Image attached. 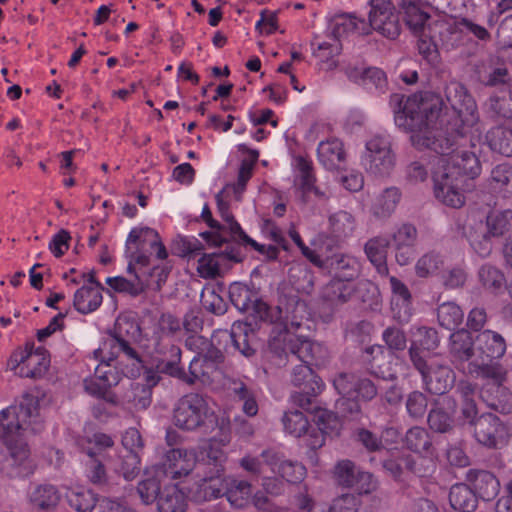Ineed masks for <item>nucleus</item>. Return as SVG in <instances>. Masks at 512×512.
<instances>
[{
  "label": "nucleus",
  "instance_id": "f257e3e1",
  "mask_svg": "<svg viewBox=\"0 0 512 512\" xmlns=\"http://www.w3.org/2000/svg\"><path fill=\"white\" fill-rule=\"evenodd\" d=\"M446 98L456 113L453 120L456 138L453 141L433 125L442 106L440 97L434 93L408 97L403 107L395 112L394 121L397 127L411 133L414 147L440 154L431 162L435 197L447 206L460 208L465 203V177L474 179L481 173L485 144L492 151L512 157V126L491 129L483 142L477 106L466 88L458 82H451L446 87Z\"/></svg>",
  "mask_w": 512,
  "mask_h": 512
},
{
  "label": "nucleus",
  "instance_id": "f03ea898",
  "mask_svg": "<svg viewBox=\"0 0 512 512\" xmlns=\"http://www.w3.org/2000/svg\"><path fill=\"white\" fill-rule=\"evenodd\" d=\"M43 428L38 403L33 397H25L19 405H11L0 411V439L7 452V463L13 476L24 477L33 473L35 461L28 438Z\"/></svg>",
  "mask_w": 512,
  "mask_h": 512
},
{
  "label": "nucleus",
  "instance_id": "7ed1b4c3",
  "mask_svg": "<svg viewBox=\"0 0 512 512\" xmlns=\"http://www.w3.org/2000/svg\"><path fill=\"white\" fill-rule=\"evenodd\" d=\"M462 401L463 418L474 425L477 441L487 447H501L509 438V429L494 414L487 413L475 420L477 407L475 403V387L468 381H460L457 386Z\"/></svg>",
  "mask_w": 512,
  "mask_h": 512
},
{
  "label": "nucleus",
  "instance_id": "20e7f679",
  "mask_svg": "<svg viewBox=\"0 0 512 512\" xmlns=\"http://www.w3.org/2000/svg\"><path fill=\"white\" fill-rule=\"evenodd\" d=\"M475 347L476 355L468 364V372L501 383L505 373L495 360L501 358L506 351L503 337L491 330L482 331L475 338Z\"/></svg>",
  "mask_w": 512,
  "mask_h": 512
},
{
  "label": "nucleus",
  "instance_id": "39448f33",
  "mask_svg": "<svg viewBox=\"0 0 512 512\" xmlns=\"http://www.w3.org/2000/svg\"><path fill=\"white\" fill-rule=\"evenodd\" d=\"M180 321L172 315H163L155 337V361L157 372L181 378V350L173 344V336L180 331Z\"/></svg>",
  "mask_w": 512,
  "mask_h": 512
},
{
  "label": "nucleus",
  "instance_id": "423d86ee",
  "mask_svg": "<svg viewBox=\"0 0 512 512\" xmlns=\"http://www.w3.org/2000/svg\"><path fill=\"white\" fill-rule=\"evenodd\" d=\"M152 255L159 260H164L168 256L159 234L150 227H134L125 244V256L128 260L127 271H135V266H138L139 269L147 267Z\"/></svg>",
  "mask_w": 512,
  "mask_h": 512
},
{
  "label": "nucleus",
  "instance_id": "0eeeda50",
  "mask_svg": "<svg viewBox=\"0 0 512 512\" xmlns=\"http://www.w3.org/2000/svg\"><path fill=\"white\" fill-rule=\"evenodd\" d=\"M367 33L365 23L351 14L337 16L331 27V37L324 40L315 39L312 42L313 55L327 70L336 67L335 58L340 54L342 45L340 38L351 33Z\"/></svg>",
  "mask_w": 512,
  "mask_h": 512
},
{
  "label": "nucleus",
  "instance_id": "6e6552de",
  "mask_svg": "<svg viewBox=\"0 0 512 512\" xmlns=\"http://www.w3.org/2000/svg\"><path fill=\"white\" fill-rule=\"evenodd\" d=\"M333 385L341 395L335 407L342 416L359 412L358 400H371L377 394V388L371 380L355 374L341 373L334 379Z\"/></svg>",
  "mask_w": 512,
  "mask_h": 512
},
{
  "label": "nucleus",
  "instance_id": "1a4fd4ad",
  "mask_svg": "<svg viewBox=\"0 0 512 512\" xmlns=\"http://www.w3.org/2000/svg\"><path fill=\"white\" fill-rule=\"evenodd\" d=\"M431 29L434 36L437 37L440 47L445 51H452L463 46L468 41V32L480 40L489 38L486 28L466 18L439 19L433 21Z\"/></svg>",
  "mask_w": 512,
  "mask_h": 512
},
{
  "label": "nucleus",
  "instance_id": "9d476101",
  "mask_svg": "<svg viewBox=\"0 0 512 512\" xmlns=\"http://www.w3.org/2000/svg\"><path fill=\"white\" fill-rule=\"evenodd\" d=\"M120 353L130 359L139 361L135 350L129 343L117 336L107 337L99 348L93 352L95 360L100 361L95 368L94 376L104 383L103 386L110 388L119 383L120 375L116 369L112 367L111 362L114 361Z\"/></svg>",
  "mask_w": 512,
  "mask_h": 512
},
{
  "label": "nucleus",
  "instance_id": "9b49d317",
  "mask_svg": "<svg viewBox=\"0 0 512 512\" xmlns=\"http://www.w3.org/2000/svg\"><path fill=\"white\" fill-rule=\"evenodd\" d=\"M270 348L276 352L290 351L305 364L320 365L327 356V350L320 343L312 342L293 332H283L273 335L269 341Z\"/></svg>",
  "mask_w": 512,
  "mask_h": 512
},
{
  "label": "nucleus",
  "instance_id": "f8f14e48",
  "mask_svg": "<svg viewBox=\"0 0 512 512\" xmlns=\"http://www.w3.org/2000/svg\"><path fill=\"white\" fill-rule=\"evenodd\" d=\"M49 364L47 351L43 347H35L33 343H27L11 354L7 367L20 377L39 378L46 373Z\"/></svg>",
  "mask_w": 512,
  "mask_h": 512
},
{
  "label": "nucleus",
  "instance_id": "ddd939ff",
  "mask_svg": "<svg viewBox=\"0 0 512 512\" xmlns=\"http://www.w3.org/2000/svg\"><path fill=\"white\" fill-rule=\"evenodd\" d=\"M410 358L416 369L422 375L423 383L428 391L434 394H444L454 384L455 375L446 365L436 358L423 359L417 357L415 348L410 351Z\"/></svg>",
  "mask_w": 512,
  "mask_h": 512
},
{
  "label": "nucleus",
  "instance_id": "4468645a",
  "mask_svg": "<svg viewBox=\"0 0 512 512\" xmlns=\"http://www.w3.org/2000/svg\"><path fill=\"white\" fill-rule=\"evenodd\" d=\"M207 401L199 394H188L176 404L173 414L174 424L183 430L192 431L212 418Z\"/></svg>",
  "mask_w": 512,
  "mask_h": 512
},
{
  "label": "nucleus",
  "instance_id": "2eb2a0df",
  "mask_svg": "<svg viewBox=\"0 0 512 512\" xmlns=\"http://www.w3.org/2000/svg\"><path fill=\"white\" fill-rule=\"evenodd\" d=\"M364 169L374 176H387L395 167V155L392 152L388 138L383 136L371 137L365 145L361 157Z\"/></svg>",
  "mask_w": 512,
  "mask_h": 512
},
{
  "label": "nucleus",
  "instance_id": "dca6fc26",
  "mask_svg": "<svg viewBox=\"0 0 512 512\" xmlns=\"http://www.w3.org/2000/svg\"><path fill=\"white\" fill-rule=\"evenodd\" d=\"M369 23L373 30L394 39L400 34L399 18L390 0H370Z\"/></svg>",
  "mask_w": 512,
  "mask_h": 512
},
{
  "label": "nucleus",
  "instance_id": "f3484780",
  "mask_svg": "<svg viewBox=\"0 0 512 512\" xmlns=\"http://www.w3.org/2000/svg\"><path fill=\"white\" fill-rule=\"evenodd\" d=\"M223 360L221 347L210 350L206 355L198 354L195 356L189 366L192 376L190 382L199 380L203 384H213L221 379L222 371L219 364Z\"/></svg>",
  "mask_w": 512,
  "mask_h": 512
},
{
  "label": "nucleus",
  "instance_id": "a211bd4d",
  "mask_svg": "<svg viewBox=\"0 0 512 512\" xmlns=\"http://www.w3.org/2000/svg\"><path fill=\"white\" fill-rule=\"evenodd\" d=\"M224 473V466H201V470L197 474L195 497L200 501H207L224 495L226 480Z\"/></svg>",
  "mask_w": 512,
  "mask_h": 512
},
{
  "label": "nucleus",
  "instance_id": "6ab92c4d",
  "mask_svg": "<svg viewBox=\"0 0 512 512\" xmlns=\"http://www.w3.org/2000/svg\"><path fill=\"white\" fill-rule=\"evenodd\" d=\"M229 295L232 303L240 311L253 312L261 320L274 321L270 316L268 305L262 300H259L257 295L246 285L241 283L232 284L229 288Z\"/></svg>",
  "mask_w": 512,
  "mask_h": 512
},
{
  "label": "nucleus",
  "instance_id": "aec40b11",
  "mask_svg": "<svg viewBox=\"0 0 512 512\" xmlns=\"http://www.w3.org/2000/svg\"><path fill=\"white\" fill-rule=\"evenodd\" d=\"M292 383L303 389L304 394H294L291 396L292 402L305 408L309 405L308 396L315 395L322 388V381L314 374L310 364L302 363L294 367L292 372Z\"/></svg>",
  "mask_w": 512,
  "mask_h": 512
},
{
  "label": "nucleus",
  "instance_id": "412c9836",
  "mask_svg": "<svg viewBox=\"0 0 512 512\" xmlns=\"http://www.w3.org/2000/svg\"><path fill=\"white\" fill-rule=\"evenodd\" d=\"M196 465V455L193 450L171 449L165 455L162 474L171 479L188 475Z\"/></svg>",
  "mask_w": 512,
  "mask_h": 512
},
{
  "label": "nucleus",
  "instance_id": "4be33fe9",
  "mask_svg": "<svg viewBox=\"0 0 512 512\" xmlns=\"http://www.w3.org/2000/svg\"><path fill=\"white\" fill-rule=\"evenodd\" d=\"M278 314L275 320L280 321L281 324L278 332L272 331V336L301 328L303 320L308 317L307 305L303 301L291 299L284 308L278 307Z\"/></svg>",
  "mask_w": 512,
  "mask_h": 512
},
{
  "label": "nucleus",
  "instance_id": "5701e85b",
  "mask_svg": "<svg viewBox=\"0 0 512 512\" xmlns=\"http://www.w3.org/2000/svg\"><path fill=\"white\" fill-rule=\"evenodd\" d=\"M27 499L34 510L50 512L57 508L61 500V494L57 487L52 484H34L28 490Z\"/></svg>",
  "mask_w": 512,
  "mask_h": 512
},
{
  "label": "nucleus",
  "instance_id": "b1692460",
  "mask_svg": "<svg viewBox=\"0 0 512 512\" xmlns=\"http://www.w3.org/2000/svg\"><path fill=\"white\" fill-rule=\"evenodd\" d=\"M216 202H217V208L218 212L221 216V218L226 222L227 228L230 230L231 233L238 235L240 239L252 246L255 250L259 251L260 253L267 254L269 257L274 258L277 254V249L274 246H264L258 244L255 240L250 238L247 234L243 232L241 229L239 223L234 219L233 215L231 214L229 210V204L228 202L223 200L222 192L218 193L216 195Z\"/></svg>",
  "mask_w": 512,
  "mask_h": 512
},
{
  "label": "nucleus",
  "instance_id": "393cba45",
  "mask_svg": "<svg viewBox=\"0 0 512 512\" xmlns=\"http://www.w3.org/2000/svg\"><path fill=\"white\" fill-rule=\"evenodd\" d=\"M247 324L243 322H234L231 332L227 330L217 331L212 336L213 344L221 347L220 341H231V346L235 351H239L242 355L249 357L254 350L248 342Z\"/></svg>",
  "mask_w": 512,
  "mask_h": 512
},
{
  "label": "nucleus",
  "instance_id": "a878e982",
  "mask_svg": "<svg viewBox=\"0 0 512 512\" xmlns=\"http://www.w3.org/2000/svg\"><path fill=\"white\" fill-rule=\"evenodd\" d=\"M296 169L295 186L301 192L306 200L311 194L317 198L326 197L325 192L315 186V177L312 173V164L303 157H297L294 160Z\"/></svg>",
  "mask_w": 512,
  "mask_h": 512
},
{
  "label": "nucleus",
  "instance_id": "bb28decb",
  "mask_svg": "<svg viewBox=\"0 0 512 512\" xmlns=\"http://www.w3.org/2000/svg\"><path fill=\"white\" fill-rule=\"evenodd\" d=\"M417 231L414 226L404 224L400 226L393 235V241L396 249V261L400 265H407L414 257L413 248L416 241Z\"/></svg>",
  "mask_w": 512,
  "mask_h": 512
},
{
  "label": "nucleus",
  "instance_id": "cd10ccee",
  "mask_svg": "<svg viewBox=\"0 0 512 512\" xmlns=\"http://www.w3.org/2000/svg\"><path fill=\"white\" fill-rule=\"evenodd\" d=\"M346 74L350 80L362 85L369 91L384 92L387 87L386 75L379 68H350Z\"/></svg>",
  "mask_w": 512,
  "mask_h": 512
},
{
  "label": "nucleus",
  "instance_id": "c85d7f7f",
  "mask_svg": "<svg viewBox=\"0 0 512 512\" xmlns=\"http://www.w3.org/2000/svg\"><path fill=\"white\" fill-rule=\"evenodd\" d=\"M224 496L232 507L245 508L251 503L252 485L248 481L227 476Z\"/></svg>",
  "mask_w": 512,
  "mask_h": 512
},
{
  "label": "nucleus",
  "instance_id": "c756f323",
  "mask_svg": "<svg viewBox=\"0 0 512 512\" xmlns=\"http://www.w3.org/2000/svg\"><path fill=\"white\" fill-rule=\"evenodd\" d=\"M231 259L224 253L203 254L198 259L197 272L205 279L216 278L229 268Z\"/></svg>",
  "mask_w": 512,
  "mask_h": 512
},
{
  "label": "nucleus",
  "instance_id": "7c9ffc66",
  "mask_svg": "<svg viewBox=\"0 0 512 512\" xmlns=\"http://www.w3.org/2000/svg\"><path fill=\"white\" fill-rule=\"evenodd\" d=\"M280 455L274 450H265L259 457L247 455L240 460V466L247 472L261 475L270 470L276 473V465Z\"/></svg>",
  "mask_w": 512,
  "mask_h": 512
},
{
  "label": "nucleus",
  "instance_id": "2f4dec72",
  "mask_svg": "<svg viewBox=\"0 0 512 512\" xmlns=\"http://www.w3.org/2000/svg\"><path fill=\"white\" fill-rule=\"evenodd\" d=\"M354 292V283L333 278L323 287L321 297L329 306L335 307L347 302Z\"/></svg>",
  "mask_w": 512,
  "mask_h": 512
},
{
  "label": "nucleus",
  "instance_id": "473e14b6",
  "mask_svg": "<svg viewBox=\"0 0 512 512\" xmlns=\"http://www.w3.org/2000/svg\"><path fill=\"white\" fill-rule=\"evenodd\" d=\"M318 159L327 170L340 167L345 160L343 143L339 139L322 141L317 149Z\"/></svg>",
  "mask_w": 512,
  "mask_h": 512
},
{
  "label": "nucleus",
  "instance_id": "72a5a7b5",
  "mask_svg": "<svg viewBox=\"0 0 512 512\" xmlns=\"http://www.w3.org/2000/svg\"><path fill=\"white\" fill-rule=\"evenodd\" d=\"M101 285H83L74 294L73 305L75 309L88 314L95 311L102 303Z\"/></svg>",
  "mask_w": 512,
  "mask_h": 512
},
{
  "label": "nucleus",
  "instance_id": "f704fd0d",
  "mask_svg": "<svg viewBox=\"0 0 512 512\" xmlns=\"http://www.w3.org/2000/svg\"><path fill=\"white\" fill-rule=\"evenodd\" d=\"M330 268L334 279L352 282L359 275L360 263L357 258L348 254H335L330 260Z\"/></svg>",
  "mask_w": 512,
  "mask_h": 512
},
{
  "label": "nucleus",
  "instance_id": "c9c22d12",
  "mask_svg": "<svg viewBox=\"0 0 512 512\" xmlns=\"http://www.w3.org/2000/svg\"><path fill=\"white\" fill-rule=\"evenodd\" d=\"M187 500L184 492L177 485H165L158 501V512H185Z\"/></svg>",
  "mask_w": 512,
  "mask_h": 512
},
{
  "label": "nucleus",
  "instance_id": "e433bc0d",
  "mask_svg": "<svg viewBox=\"0 0 512 512\" xmlns=\"http://www.w3.org/2000/svg\"><path fill=\"white\" fill-rule=\"evenodd\" d=\"M455 410V402L449 397L443 398L438 406L432 409L428 416L430 428L436 432H446L452 425L450 413Z\"/></svg>",
  "mask_w": 512,
  "mask_h": 512
},
{
  "label": "nucleus",
  "instance_id": "4c0bfd02",
  "mask_svg": "<svg viewBox=\"0 0 512 512\" xmlns=\"http://www.w3.org/2000/svg\"><path fill=\"white\" fill-rule=\"evenodd\" d=\"M65 496L69 506L77 512H91L97 503L96 494L80 485L68 487Z\"/></svg>",
  "mask_w": 512,
  "mask_h": 512
},
{
  "label": "nucleus",
  "instance_id": "58836bf2",
  "mask_svg": "<svg viewBox=\"0 0 512 512\" xmlns=\"http://www.w3.org/2000/svg\"><path fill=\"white\" fill-rule=\"evenodd\" d=\"M162 470L155 468L152 471L146 472L145 478L142 479L137 485V494L143 504L149 505L158 500L161 489V476Z\"/></svg>",
  "mask_w": 512,
  "mask_h": 512
},
{
  "label": "nucleus",
  "instance_id": "ea45409f",
  "mask_svg": "<svg viewBox=\"0 0 512 512\" xmlns=\"http://www.w3.org/2000/svg\"><path fill=\"white\" fill-rule=\"evenodd\" d=\"M451 353L459 360L469 361L475 358V339L467 330H458L451 335Z\"/></svg>",
  "mask_w": 512,
  "mask_h": 512
},
{
  "label": "nucleus",
  "instance_id": "a19ab883",
  "mask_svg": "<svg viewBox=\"0 0 512 512\" xmlns=\"http://www.w3.org/2000/svg\"><path fill=\"white\" fill-rule=\"evenodd\" d=\"M388 246L389 241L387 238L374 237L367 241L364 247L368 259L382 275H386L388 273L386 264Z\"/></svg>",
  "mask_w": 512,
  "mask_h": 512
},
{
  "label": "nucleus",
  "instance_id": "79ce46f5",
  "mask_svg": "<svg viewBox=\"0 0 512 512\" xmlns=\"http://www.w3.org/2000/svg\"><path fill=\"white\" fill-rule=\"evenodd\" d=\"M451 506L461 512H473L477 507L475 492L465 484L454 485L449 494Z\"/></svg>",
  "mask_w": 512,
  "mask_h": 512
},
{
  "label": "nucleus",
  "instance_id": "37998d69",
  "mask_svg": "<svg viewBox=\"0 0 512 512\" xmlns=\"http://www.w3.org/2000/svg\"><path fill=\"white\" fill-rule=\"evenodd\" d=\"M137 267L138 266H135V271L132 272L135 274L134 280H128L122 276L108 277L106 284L117 292H125L132 296L140 295L148 289L149 284H147L143 280V276L137 272Z\"/></svg>",
  "mask_w": 512,
  "mask_h": 512
},
{
  "label": "nucleus",
  "instance_id": "c03bdc74",
  "mask_svg": "<svg viewBox=\"0 0 512 512\" xmlns=\"http://www.w3.org/2000/svg\"><path fill=\"white\" fill-rule=\"evenodd\" d=\"M473 484L478 495L487 501L495 498L500 490L498 479L487 471L475 472L473 474Z\"/></svg>",
  "mask_w": 512,
  "mask_h": 512
},
{
  "label": "nucleus",
  "instance_id": "a18cd8bd",
  "mask_svg": "<svg viewBox=\"0 0 512 512\" xmlns=\"http://www.w3.org/2000/svg\"><path fill=\"white\" fill-rule=\"evenodd\" d=\"M401 198L400 191L395 187L384 190L375 200L372 210L378 217H387L391 215Z\"/></svg>",
  "mask_w": 512,
  "mask_h": 512
},
{
  "label": "nucleus",
  "instance_id": "49530a36",
  "mask_svg": "<svg viewBox=\"0 0 512 512\" xmlns=\"http://www.w3.org/2000/svg\"><path fill=\"white\" fill-rule=\"evenodd\" d=\"M418 51L420 55L432 66H438L441 58L439 53V42L433 31L418 35Z\"/></svg>",
  "mask_w": 512,
  "mask_h": 512
},
{
  "label": "nucleus",
  "instance_id": "de8ad7c7",
  "mask_svg": "<svg viewBox=\"0 0 512 512\" xmlns=\"http://www.w3.org/2000/svg\"><path fill=\"white\" fill-rule=\"evenodd\" d=\"M230 442V436L227 433H222L219 438H212L206 449L207 463L202 464L203 467H216L224 466L226 461V453L223 450Z\"/></svg>",
  "mask_w": 512,
  "mask_h": 512
},
{
  "label": "nucleus",
  "instance_id": "09e8293b",
  "mask_svg": "<svg viewBox=\"0 0 512 512\" xmlns=\"http://www.w3.org/2000/svg\"><path fill=\"white\" fill-rule=\"evenodd\" d=\"M405 22L408 28L415 36L432 31L433 22L429 21V16L416 6H409L405 11Z\"/></svg>",
  "mask_w": 512,
  "mask_h": 512
},
{
  "label": "nucleus",
  "instance_id": "8fccbe9b",
  "mask_svg": "<svg viewBox=\"0 0 512 512\" xmlns=\"http://www.w3.org/2000/svg\"><path fill=\"white\" fill-rule=\"evenodd\" d=\"M437 315L440 325L448 330H453L461 325L464 317L462 309L454 302L441 304Z\"/></svg>",
  "mask_w": 512,
  "mask_h": 512
},
{
  "label": "nucleus",
  "instance_id": "3c124183",
  "mask_svg": "<svg viewBox=\"0 0 512 512\" xmlns=\"http://www.w3.org/2000/svg\"><path fill=\"white\" fill-rule=\"evenodd\" d=\"M414 337L415 339L413 340L410 349L415 348L417 357H422L423 359L425 358L422 353L434 350L439 344L436 331L430 328H419ZM410 351L411 350H409V352Z\"/></svg>",
  "mask_w": 512,
  "mask_h": 512
},
{
  "label": "nucleus",
  "instance_id": "603ef678",
  "mask_svg": "<svg viewBox=\"0 0 512 512\" xmlns=\"http://www.w3.org/2000/svg\"><path fill=\"white\" fill-rule=\"evenodd\" d=\"M329 225L336 237H347L353 233L356 223L351 213L338 211L330 216Z\"/></svg>",
  "mask_w": 512,
  "mask_h": 512
},
{
  "label": "nucleus",
  "instance_id": "864d4df0",
  "mask_svg": "<svg viewBox=\"0 0 512 512\" xmlns=\"http://www.w3.org/2000/svg\"><path fill=\"white\" fill-rule=\"evenodd\" d=\"M229 390L243 401V412L247 416H255L258 412V405L252 393L248 390L246 385L241 381H232Z\"/></svg>",
  "mask_w": 512,
  "mask_h": 512
},
{
  "label": "nucleus",
  "instance_id": "5fc2aeb1",
  "mask_svg": "<svg viewBox=\"0 0 512 512\" xmlns=\"http://www.w3.org/2000/svg\"><path fill=\"white\" fill-rule=\"evenodd\" d=\"M284 429L292 436L300 437L308 430L309 422L300 411H289L283 417Z\"/></svg>",
  "mask_w": 512,
  "mask_h": 512
},
{
  "label": "nucleus",
  "instance_id": "6e6d98bb",
  "mask_svg": "<svg viewBox=\"0 0 512 512\" xmlns=\"http://www.w3.org/2000/svg\"><path fill=\"white\" fill-rule=\"evenodd\" d=\"M116 473L123 476L127 481L133 480L140 470V458L137 452H127L115 465Z\"/></svg>",
  "mask_w": 512,
  "mask_h": 512
},
{
  "label": "nucleus",
  "instance_id": "4d7b16f0",
  "mask_svg": "<svg viewBox=\"0 0 512 512\" xmlns=\"http://www.w3.org/2000/svg\"><path fill=\"white\" fill-rule=\"evenodd\" d=\"M276 472L286 481L291 483L302 481L306 475V469L302 464L282 460L281 458L276 465Z\"/></svg>",
  "mask_w": 512,
  "mask_h": 512
},
{
  "label": "nucleus",
  "instance_id": "13d9d810",
  "mask_svg": "<svg viewBox=\"0 0 512 512\" xmlns=\"http://www.w3.org/2000/svg\"><path fill=\"white\" fill-rule=\"evenodd\" d=\"M491 183L494 189L512 192V166L500 164L491 172Z\"/></svg>",
  "mask_w": 512,
  "mask_h": 512
},
{
  "label": "nucleus",
  "instance_id": "bf43d9fd",
  "mask_svg": "<svg viewBox=\"0 0 512 512\" xmlns=\"http://www.w3.org/2000/svg\"><path fill=\"white\" fill-rule=\"evenodd\" d=\"M359 471L351 461L343 460L337 463L334 474L340 485L352 488Z\"/></svg>",
  "mask_w": 512,
  "mask_h": 512
},
{
  "label": "nucleus",
  "instance_id": "052dcab7",
  "mask_svg": "<svg viewBox=\"0 0 512 512\" xmlns=\"http://www.w3.org/2000/svg\"><path fill=\"white\" fill-rule=\"evenodd\" d=\"M443 265L442 258L434 253H428L423 255L415 265V272L417 276L425 278L437 270H439Z\"/></svg>",
  "mask_w": 512,
  "mask_h": 512
},
{
  "label": "nucleus",
  "instance_id": "680f3d73",
  "mask_svg": "<svg viewBox=\"0 0 512 512\" xmlns=\"http://www.w3.org/2000/svg\"><path fill=\"white\" fill-rule=\"evenodd\" d=\"M114 445L113 439L104 433H95L87 440V446L84 447V451L87 456L97 457L102 454L107 448H111Z\"/></svg>",
  "mask_w": 512,
  "mask_h": 512
},
{
  "label": "nucleus",
  "instance_id": "e2e57ef3",
  "mask_svg": "<svg viewBox=\"0 0 512 512\" xmlns=\"http://www.w3.org/2000/svg\"><path fill=\"white\" fill-rule=\"evenodd\" d=\"M406 445L409 449L421 453L429 448L430 441L427 432L420 427H413L406 433Z\"/></svg>",
  "mask_w": 512,
  "mask_h": 512
},
{
  "label": "nucleus",
  "instance_id": "0e129e2a",
  "mask_svg": "<svg viewBox=\"0 0 512 512\" xmlns=\"http://www.w3.org/2000/svg\"><path fill=\"white\" fill-rule=\"evenodd\" d=\"M85 460V475L88 480L95 484H104L107 480L106 470L104 465L97 457L87 456Z\"/></svg>",
  "mask_w": 512,
  "mask_h": 512
},
{
  "label": "nucleus",
  "instance_id": "69168bd1",
  "mask_svg": "<svg viewBox=\"0 0 512 512\" xmlns=\"http://www.w3.org/2000/svg\"><path fill=\"white\" fill-rule=\"evenodd\" d=\"M479 279L482 284L491 290H498L504 284L503 274L491 266H482L479 270Z\"/></svg>",
  "mask_w": 512,
  "mask_h": 512
},
{
  "label": "nucleus",
  "instance_id": "338daca9",
  "mask_svg": "<svg viewBox=\"0 0 512 512\" xmlns=\"http://www.w3.org/2000/svg\"><path fill=\"white\" fill-rule=\"evenodd\" d=\"M512 99L507 98V93L504 92L503 96H492L486 103L489 111L496 115L503 116L505 118L512 117Z\"/></svg>",
  "mask_w": 512,
  "mask_h": 512
},
{
  "label": "nucleus",
  "instance_id": "774afa93",
  "mask_svg": "<svg viewBox=\"0 0 512 512\" xmlns=\"http://www.w3.org/2000/svg\"><path fill=\"white\" fill-rule=\"evenodd\" d=\"M358 505V499L354 495L345 494L336 498L328 507L331 509L330 512H357Z\"/></svg>",
  "mask_w": 512,
  "mask_h": 512
}]
</instances>
